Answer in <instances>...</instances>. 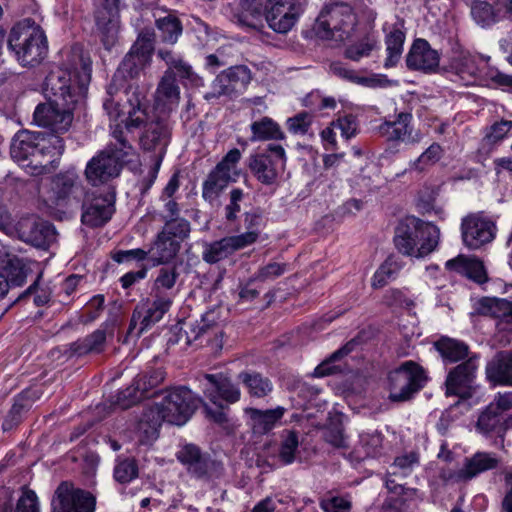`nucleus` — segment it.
Masks as SVG:
<instances>
[{"mask_svg":"<svg viewBox=\"0 0 512 512\" xmlns=\"http://www.w3.org/2000/svg\"><path fill=\"white\" fill-rule=\"evenodd\" d=\"M434 345L443 359L450 363L459 362L471 357L468 345L454 338L441 337Z\"/></svg>","mask_w":512,"mask_h":512,"instance_id":"40","label":"nucleus"},{"mask_svg":"<svg viewBox=\"0 0 512 512\" xmlns=\"http://www.w3.org/2000/svg\"><path fill=\"white\" fill-rule=\"evenodd\" d=\"M142 398L143 396L141 391L136 389V383L134 382L130 387L120 391L113 403L121 409H127L140 401Z\"/></svg>","mask_w":512,"mask_h":512,"instance_id":"64","label":"nucleus"},{"mask_svg":"<svg viewBox=\"0 0 512 512\" xmlns=\"http://www.w3.org/2000/svg\"><path fill=\"white\" fill-rule=\"evenodd\" d=\"M65 149L64 141L54 134L39 132L31 160L24 167L31 168L32 174L49 173L57 166V161Z\"/></svg>","mask_w":512,"mask_h":512,"instance_id":"11","label":"nucleus"},{"mask_svg":"<svg viewBox=\"0 0 512 512\" xmlns=\"http://www.w3.org/2000/svg\"><path fill=\"white\" fill-rule=\"evenodd\" d=\"M199 400L186 387H178L166 392L161 402L144 410L139 430L146 438L154 440L163 422L181 426L185 424L198 407Z\"/></svg>","mask_w":512,"mask_h":512,"instance_id":"3","label":"nucleus"},{"mask_svg":"<svg viewBox=\"0 0 512 512\" xmlns=\"http://www.w3.org/2000/svg\"><path fill=\"white\" fill-rule=\"evenodd\" d=\"M120 0H93V18L97 34L106 50L117 42Z\"/></svg>","mask_w":512,"mask_h":512,"instance_id":"12","label":"nucleus"},{"mask_svg":"<svg viewBox=\"0 0 512 512\" xmlns=\"http://www.w3.org/2000/svg\"><path fill=\"white\" fill-rule=\"evenodd\" d=\"M180 99V87L177 83L173 70H166L158 83L155 92V102L157 105L172 106L177 105Z\"/></svg>","mask_w":512,"mask_h":512,"instance_id":"33","label":"nucleus"},{"mask_svg":"<svg viewBox=\"0 0 512 512\" xmlns=\"http://www.w3.org/2000/svg\"><path fill=\"white\" fill-rule=\"evenodd\" d=\"M330 72L345 81L366 87L387 86L391 83L386 78L359 76L357 71L350 69L346 64L339 61L330 64Z\"/></svg>","mask_w":512,"mask_h":512,"instance_id":"39","label":"nucleus"},{"mask_svg":"<svg viewBox=\"0 0 512 512\" xmlns=\"http://www.w3.org/2000/svg\"><path fill=\"white\" fill-rule=\"evenodd\" d=\"M123 159L106 150L94 156L86 165L85 176L89 183L96 186L119 175Z\"/></svg>","mask_w":512,"mask_h":512,"instance_id":"20","label":"nucleus"},{"mask_svg":"<svg viewBox=\"0 0 512 512\" xmlns=\"http://www.w3.org/2000/svg\"><path fill=\"white\" fill-rule=\"evenodd\" d=\"M156 27L160 32L162 42L174 44L182 33L180 20L171 14L156 20Z\"/></svg>","mask_w":512,"mask_h":512,"instance_id":"47","label":"nucleus"},{"mask_svg":"<svg viewBox=\"0 0 512 512\" xmlns=\"http://www.w3.org/2000/svg\"><path fill=\"white\" fill-rule=\"evenodd\" d=\"M16 231L22 241L43 251L56 240L53 225L35 216L21 218L16 225Z\"/></svg>","mask_w":512,"mask_h":512,"instance_id":"19","label":"nucleus"},{"mask_svg":"<svg viewBox=\"0 0 512 512\" xmlns=\"http://www.w3.org/2000/svg\"><path fill=\"white\" fill-rule=\"evenodd\" d=\"M418 462L419 457L416 452H410L395 458L385 481L389 492L395 495H402L409 491V489L404 488L403 483L398 482V478L407 477Z\"/></svg>","mask_w":512,"mask_h":512,"instance_id":"23","label":"nucleus"},{"mask_svg":"<svg viewBox=\"0 0 512 512\" xmlns=\"http://www.w3.org/2000/svg\"><path fill=\"white\" fill-rule=\"evenodd\" d=\"M7 43L23 67L41 64L48 54L45 32L31 18H25L12 27Z\"/></svg>","mask_w":512,"mask_h":512,"instance_id":"5","label":"nucleus"},{"mask_svg":"<svg viewBox=\"0 0 512 512\" xmlns=\"http://www.w3.org/2000/svg\"><path fill=\"white\" fill-rule=\"evenodd\" d=\"M442 155V147L438 143H432L416 160L410 163V168L422 172L427 167L437 163Z\"/></svg>","mask_w":512,"mask_h":512,"instance_id":"53","label":"nucleus"},{"mask_svg":"<svg viewBox=\"0 0 512 512\" xmlns=\"http://www.w3.org/2000/svg\"><path fill=\"white\" fill-rule=\"evenodd\" d=\"M181 242V240L173 235L161 231L155 241V249L159 256H177Z\"/></svg>","mask_w":512,"mask_h":512,"instance_id":"54","label":"nucleus"},{"mask_svg":"<svg viewBox=\"0 0 512 512\" xmlns=\"http://www.w3.org/2000/svg\"><path fill=\"white\" fill-rule=\"evenodd\" d=\"M287 128L293 134L304 135L312 124V115L308 112H300L287 119Z\"/></svg>","mask_w":512,"mask_h":512,"instance_id":"62","label":"nucleus"},{"mask_svg":"<svg viewBox=\"0 0 512 512\" xmlns=\"http://www.w3.org/2000/svg\"><path fill=\"white\" fill-rule=\"evenodd\" d=\"M319 506L324 512H351L352 496L330 490L320 498Z\"/></svg>","mask_w":512,"mask_h":512,"instance_id":"46","label":"nucleus"},{"mask_svg":"<svg viewBox=\"0 0 512 512\" xmlns=\"http://www.w3.org/2000/svg\"><path fill=\"white\" fill-rule=\"evenodd\" d=\"M138 476V466L133 458L119 460L114 468V478L119 483L131 482Z\"/></svg>","mask_w":512,"mask_h":512,"instance_id":"55","label":"nucleus"},{"mask_svg":"<svg viewBox=\"0 0 512 512\" xmlns=\"http://www.w3.org/2000/svg\"><path fill=\"white\" fill-rule=\"evenodd\" d=\"M299 439L295 431H286L282 436L279 447L278 458L284 465L292 464L298 453Z\"/></svg>","mask_w":512,"mask_h":512,"instance_id":"50","label":"nucleus"},{"mask_svg":"<svg viewBox=\"0 0 512 512\" xmlns=\"http://www.w3.org/2000/svg\"><path fill=\"white\" fill-rule=\"evenodd\" d=\"M402 265L397 261L396 258H387L384 263L375 272L372 286L374 288H382L389 280L396 277L400 271Z\"/></svg>","mask_w":512,"mask_h":512,"instance_id":"51","label":"nucleus"},{"mask_svg":"<svg viewBox=\"0 0 512 512\" xmlns=\"http://www.w3.org/2000/svg\"><path fill=\"white\" fill-rule=\"evenodd\" d=\"M424 370L412 361L403 363L388 374L389 399L392 402L410 400L424 386Z\"/></svg>","mask_w":512,"mask_h":512,"instance_id":"8","label":"nucleus"},{"mask_svg":"<svg viewBox=\"0 0 512 512\" xmlns=\"http://www.w3.org/2000/svg\"><path fill=\"white\" fill-rule=\"evenodd\" d=\"M286 409L278 406L274 409L260 410L247 408L245 413L249 416L250 425L255 434L264 435L276 427L283 418Z\"/></svg>","mask_w":512,"mask_h":512,"instance_id":"28","label":"nucleus"},{"mask_svg":"<svg viewBox=\"0 0 512 512\" xmlns=\"http://www.w3.org/2000/svg\"><path fill=\"white\" fill-rule=\"evenodd\" d=\"M252 80V72L246 65H234L222 70L212 81L211 90L204 99L213 102L225 97L234 99L245 92Z\"/></svg>","mask_w":512,"mask_h":512,"instance_id":"9","label":"nucleus"},{"mask_svg":"<svg viewBox=\"0 0 512 512\" xmlns=\"http://www.w3.org/2000/svg\"><path fill=\"white\" fill-rule=\"evenodd\" d=\"M478 357L471 355L464 362L452 368L446 378V395L470 398L475 391V379L478 370Z\"/></svg>","mask_w":512,"mask_h":512,"instance_id":"18","label":"nucleus"},{"mask_svg":"<svg viewBox=\"0 0 512 512\" xmlns=\"http://www.w3.org/2000/svg\"><path fill=\"white\" fill-rule=\"evenodd\" d=\"M303 11V0H267L265 18L273 31L286 34L294 27Z\"/></svg>","mask_w":512,"mask_h":512,"instance_id":"13","label":"nucleus"},{"mask_svg":"<svg viewBox=\"0 0 512 512\" xmlns=\"http://www.w3.org/2000/svg\"><path fill=\"white\" fill-rule=\"evenodd\" d=\"M499 459L491 453L477 452L467 458L464 467L457 472L459 480H471L478 474L494 469L498 466Z\"/></svg>","mask_w":512,"mask_h":512,"instance_id":"29","label":"nucleus"},{"mask_svg":"<svg viewBox=\"0 0 512 512\" xmlns=\"http://www.w3.org/2000/svg\"><path fill=\"white\" fill-rule=\"evenodd\" d=\"M178 460L187 466L188 471L197 478H204L208 475L212 463L205 458L200 449L193 445H185L178 453Z\"/></svg>","mask_w":512,"mask_h":512,"instance_id":"31","label":"nucleus"},{"mask_svg":"<svg viewBox=\"0 0 512 512\" xmlns=\"http://www.w3.org/2000/svg\"><path fill=\"white\" fill-rule=\"evenodd\" d=\"M287 162L285 149L279 144H269L266 149L250 155L248 168L263 185H273L284 171Z\"/></svg>","mask_w":512,"mask_h":512,"instance_id":"7","label":"nucleus"},{"mask_svg":"<svg viewBox=\"0 0 512 512\" xmlns=\"http://www.w3.org/2000/svg\"><path fill=\"white\" fill-rule=\"evenodd\" d=\"M497 232L496 224L483 213H472L461 221L463 243L471 250H477L491 243Z\"/></svg>","mask_w":512,"mask_h":512,"instance_id":"14","label":"nucleus"},{"mask_svg":"<svg viewBox=\"0 0 512 512\" xmlns=\"http://www.w3.org/2000/svg\"><path fill=\"white\" fill-rule=\"evenodd\" d=\"M446 267L478 284L485 283L488 280L486 269L479 258H451L446 262Z\"/></svg>","mask_w":512,"mask_h":512,"instance_id":"32","label":"nucleus"},{"mask_svg":"<svg viewBox=\"0 0 512 512\" xmlns=\"http://www.w3.org/2000/svg\"><path fill=\"white\" fill-rule=\"evenodd\" d=\"M238 379L245 385L252 397L263 398L273 390L272 382L257 372H241Z\"/></svg>","mask_w":512,"mask_h":512,"instance_id":"44","label":"nucleus"},{"mask_svg":"<svg viewBox=\"0 0 512 512\" xmlns=\"http://www.w3.org/2000/svg\"><path fill=\"white\" fill-rule=\"evenodd\" d=\"M244 199L245 193L240 188H233L229 192V202L224 207V217L227 222L233 223L237 220Z\"/></svg>","mask_w":512,"mask_h":512,"instance_id":"56","label":"nucleus"},{"mask_svg":"<svg viewBox=\"0 0 512 512\" xmlns=\"http://www.w3.org/2000/svg\"><path fill=\"white\" fill-rule=\"evenodd\" d=\"M164 377V372L161 370H154L149 374L138 376L135 379L136 389L141 391L143 397H146L148 391L158 386Z\"/></svg>","mask_w":512,"mask_h":512,"instance_id":"60","label":"nucleus"},{"mask_svg":"<svg viewBox=\"0 0 512 512\" xmlns=\"http://www.w3.org/2000/svg\"><path fill=\"white\" fill-rule=\"evenodd\" d=\"M37 137H39V132L22 131L17 133L10 146L11 157L24 166L31 160Z\"/></svg>","mask_w":512,"mask_h":512,"instance_id":"34","label":"nucleus"},{"mask_svg":"<svg viewBox=\"0 0 512 512\" xmlns=\"http://www.w3.org/2000/svg\"><path fill=\"white\" fill-rule=\"evenodd\" d=\"M382 435L377 431L364 432L359 436V443L353 453L357 460L377 457L382 453Z\"/></svg>","mask_w":512,"mask_h":512,"instance_id":"43","label":"nucleus"},{"mask_svg":"<svg viewBox=\"0 0 512 512\" xmlns=\"http://www.w3.org/2000/svg\"><path fill=\"white\" fill-rule=\"evenodd\" d=\"M477 57L468 51H460L455 53L450 61V69L454 72L465 85L474 83L479 75Z\"/></svg>","mask_w":512,"mask_h":512,"instance_id":"30","label":"nucleus"},{"mask_svg":"<svg viewBox=\"0 0 512 512\" xmlns=\"http://www.w3.org/2000/svg\"><path fill=\"white\" fill-rule=\"evenodd\" d=\"M182 265L183 262L180 261L179 263L165 264L160 268L153 288L155 296L162 295L163 290L171 289L175 285L179 276L178 269Z\"/></svg>","mask_w":512,"mask_h":512,"instance_id":"48","label":"nucleus"},{"mask_svg":"<svg viewBox=\"0 0 512 512\" xmlns=\"http://www.w3.org/2000/svg\"><path fill=\"white\" fill-rule=\"evenodd\" d=\"M410 70L434 71L439 65V54L425 39H416L406 57Z\"/></svg>","mask_w":512,"mask_h":512,"instance_id":"22","label":"nucleus"},{"mask_svg":"<svg viewBox=\"0 0 512 512\" xmlns=\"http://www.w3.org/2000/svg\"><path fill=\"white\" fill-rule=\"evenodd\" d=\"M162 231L183 241L189 235L190 223L181 217L166 220Z\"/></svg>","mask_w":512,"mask_h":512,"instance_id":"63","label":"nucleus"},{"mask_svg":"<svg viewBox=\"0 0 512 512\" xmlns=\"http://www.w3.org/2000/svg\"><path fill=\"white\" fill-rule=\"evenodd\" d=\"M404 42L405 33L395 25L385 38L387 57L384 66L386 68L394 67L399 62Z\"/></svg>","mask_w":512,"mask_h":512,"instance_id":"45","label":"nucleus"},{"mask_svg":"<svg viewBox=\"0 0 512 512\" xmlns=\"http://www.w3.org/2000/svg\"><path fill=\"white\" fill-rule=\"evenodd\" d=\"M75 105H64L58 100H49L37 105L33 119L41 127L48 128L56 134L67 132L73 121Z\"/></svg>","mask_w":512,"mask_h":512,"instance_id":"16","label":"nucleus"},{"mask_svg":"<svg viewBox=\"0 0 512 512\" xmlns=\"http://www.w3.org/2000/svg\"><path fill=\"white\" fill-rule=\"evenodd\" d=\"M252 142L268 141V140H283L285 138L284 132L281 130L278 123L270 117H262L254 121L251 126Z\"/></svg>","mask_w":512,"mask_h":512,"instance_id":"42","label":"nucleus"},{"mask_svg":"<svg viewBox=\"0 0 512 512\" xmlns=\"http://www.w3.org/2000/svg\"><path fill=\"white\" fill-rule=\"evenodd\" d=\"M440 228L414 216L405 217L394 229L393 243L403 256H428L438 252Z\"/></svg>","mask_w":512,"mask_h":512,"instance_id":"4","label":"nucleus"},{"mask_svg":"<svg viewBox=\"0 0 512 512\" xmlns=\"http://www.w3.org/2000/svg\"><path fill=\"white\" fill-rule=\"evenodd\" d=\"M114 203L115 195L110 192L93 195L91 199L87 198L82 204V223L91 227L104 225L115 211Z\"/></svg>","mask_w":512,"mask_h":512,"instance_id":"21","label":"nucleus"},{"mask_svg":"<svg viewBox=\"0 0 512 512\" xmlns=\"http://www.w3.org/2000/svg\"><path fill=\"white\" fill-rule=\"evenodd\" d=\"M91 80V60L75 45L67 53L63 66H57L47 74L43 91L48 100H58L64 105H76L87 92Z\"/></svg>","mask_w":512,"mask_h":512,"instance_id":"2","label":"nucleus"},{"mask_svg":"<svg viewBox=\"0 0 512 512\" xmlns=\"http://www.w3.org/2000/svg\"><path fill=\"white\" fill-rule=\"evenodd\" d=\"M377 44V37L373 33H368L358 43L348 46L344 55L347 59L357 62L361 58L369 56Z\"/></svg>","mask_w":512,"mask_h":512,"instance_id":"49","label":"nucleus"},{"mask_svg":"<svg viewBox=\"0 0 512 512\" xmlns=\"http://www.w3.org/2000/svg\"><path fill=\"white\" fill-rule=\"evenodd\" d=\"M412 115L401 112L394 121H385L379 126V133L389 141H405L410 138Z\"/></svg>","mask_w":512,"mask_h":512,"instance_id":"38","label":"nucleus"},{"mask_svg":"<svg viewBox=\"0 0 512 512\" xmlns=\"http://www.w3.org/2000/svg\"><path fill=\"white\" fill-rule=\"evenodd\" d=\"M85 189L75 169L56 174L51 181L50 201L56 206L66 207L73 201L80 203Z\"/></svg>","mask_w":512,"mask_h":512,"instance_id":"17","label":"nucleus"},{"mask_svg":"<svg viewBox=\"0 0 512 512\" xmlns=\"http://www.w3.org/2000/svg\"><path fill=\"white\" fill-rule=\"evenodd\" d=\"M486 376L494 385L512 386V351L498 352L488 362Z\"/></svg>","mask_w":512,"mask_h":512,"instance_id":"27","label":"nucleus"},{"mask_svg":"<svg viewBox=\"0 0 512 512\" xmlns=\"http://www.w3.org/2000/svg\"><path fill=\"white\" fill-rule=\"evenodd\" d=\"M511 129V120L501 119L500 121H496L489 128H487L483 142L487 144H494L502 141Z\"/></svg>","mask_w":512,"mask_h":512,"instance_id":"58","label":"nucleus"},{"mask_svg":"<svg viewBox=\"0 0 512 512\" xmlns=\"http://www.w3.org/2000/svg\"><path fill=\"white\" fill-rule=\"evenodd\" d=\"M204 379L207 381L205 394L213 404H217L219 399L227 403H235L240 399L241 392L239 388L227 378L205 374Z\"/></svg>","mask_w":512,"mask_h":512,"instance_id":"26","label":"nucleus"},{"mask_svg":"<svg viewBox=\"0 0 512 512\" xmlns=\"http://www.w3.org/2000/svg\"><path fill=\"white\" fill-rule=\"evenodd\" d=\"M106 340V333L104 330H96L91 335L87 336L81 342L73 344L74 351L79 355L87 353H99L103 350Z\"/></svg>","mask_w":512,"mask_h":512,"instance_id":"52","label":"nucleus"},{"mask_svg":"<svg viewBox=\"0 0 512 512\" xmlns=\"http://www.w3.org/2000/svg\"><path fill=\"white\" fill-rule=\"evenodd\" d=\"M323 438L326 443L337 449L347 448L346 437L340 424H331L324 429Z\"/></svg>","mask_w":512,"mask_h":512,"instance_id":"61","label":"nucleus"},{"mask_svg":"<svg viewBox=\"0 0 512 512\" xmlns=\"http://www.w3.org/2000/svg\"><path fill=\"white\" fill-rule=\"evenodd\" d=\"M37 266L36 262L26 260L25 258H8L2 266L5 277L9 281V286H22L29 275Z\"/></svg>","mask_w":512,"mask_h":512,"instance_id":"36","label":"nucleus"},{"mask_svg":"<svg viewBox=\"0 0 512 512\" xmlns=\"http://www.w3.org/2000/svg\"><path fill=\"white\" fill-rule=\"evenodd\" d=\"M52 512H94L95 497L88 491L75 488L72 483L62 482L52 499Z\"/></svg>","mask_w":512,"mask_h":512,"instance_id":"15","label":"nucleus"},{"mask_svg":"<svg viewBox=\"0 0 512 512\" xmlns=\"http://www.w3.org/2000/svg\"><path fill=\"white\" fill-rule=\"evenodd\" d=\"M154 45V31L148 28L141 30L107 87L103 108L114 118L127 113L128 129L141 127L147 120L144 96L138 91L137 86L127 85V81L138 78L150 66Z\"/></svg>","mask_w":512,"mask_h":512,"instance_id":"1","label":"nucleus"},{"mask_svg":"<svg viewBox=\"0 0 512 512\" xmlns=\"http://www.w3.org/2000/svg\"><path fill=\"white\" fill-rule=\"evenodd\" d=\"M356 25L357 15L350 5L333 2L322 9L313 30L322 39L344 41L353 35Z\"/></svg>","mask_w":512,"mask_h":512,"instance_id":"6","label":"nucleus"},{"mask_svg":"<svg viewBox=\"0 0 512 512\" xmlns=\"http://www.w3.org/2000/svg\"><path fill=\"white\" fill-rule=\"evenodd\" d=\"M501 415L489 406L480 414L477 421V429L483 434H489L500 427Z\"/></svg>","mask_w":512,"mask_h":512,"instance_id":"59","label":"nucleus"},{"mask_svg":"<svg viewBox=\"0 0 512 512\" xmlns=\"http://www.w3.org/2000/svg\"><path fill=\"white\" fill-rule=\"evenodd\" d=\"M111 120H118L122 116H126L125 119V125H121L120 123H116L115 125H111V132L110 135L113 139V141L110 142V144L105 149L109 153H113L116 156H119L121 159L124 160V158L131 153L133 150L132 145L125 137V131H132L134 129H137L138 127H131L127 128V122L129 121L128 114H122L118 118L111 117L109 114Z\"/></svg>","mask_w":512,"mask_h":512,"instance_id":"35","label":"nucleus"},{"mask_svg":"<svg viewBox=\"0 0 512 512\" xmlns=\"http://www.w3.org/2000/svg\"><path fill=\"white\" fill-rule=\"evenodd\" d=\"M221 322L220 310L211 309L204 313L199 321L184 323L185 328L179 334V338L185 337L186 344H191L205 334L214 333L217 336L221 333L219 330Z\"/></svg>","mask_w":512,"mask_h":512,"instance_id":"24","label":"nucleus"},{"mask_svg":"<svg viewBox=\"0 0 512 512\" xmlns=\"http://www.w3.org/2000/svg\"><path fill=\"white\" fill-rule=\"evenodd\" d=\"M259 236V231H246L243 234L224 238L220 241L221 248L238 250L253 244Z\"/></svg>","mask_w":512,"mask_h":512,"instance_id":"57","label":"nucleus"},{"mask_svg":"<svg viewBox=\"0 0 512 512\" xmlns=\"http://www.w3.org/2000/svg\"><path fill=\"white\" fill-rule=\"evenodd\" d=\"M467 5L471 18L481 28H489L499 21V10L487 0H471Z\"/></svg>","mask_w":512,"mask_h":512,"instance_id":"41","label":"nucleus"},{"mask_svg":"<svg viewBox=\"0 0 512 512\" xmlns=\"http://www.w3.org/2000/svg\"><path fill=\"white\" fill-rule=\"evenodd\" d=\"M150 301H142L133 310L125 341L138 339L145 331L159 322L172 305L168 296L158 295Z\"/></svg>","mask_w":512,"mask_h":512,"instance_id":"10","label":"nucleus"},{"mask_svg":"<svg viewBox=\"0 0 512 512\" xmlns=\"http://www.w3.org/2000/svg\"><path fill=\"white\" fill-rule=\"evenodd\" d=\"M171 136V124L168 117H158L147 124L141 137V145L145 150H159L164 153Z\"/></svg>","mask_w":512,"mask_h":512,"instance_id":"25","label":"nucleus"},{"mask_svg":"<svg viewBox=\"0 0 512 512\" xmlns=\"http://www.w3.org/2000/svg\"><path fill=\"white\" fill-rule=\"evenodd\" d=\"M232 181H235L230 173L215 167L204 180L202 185V197L205 201L213 203L221 192Z\"/></svg>","mask_w":512,"mask_h":512,"instance_id":"37","label":"nucleus"}]
</instances>
